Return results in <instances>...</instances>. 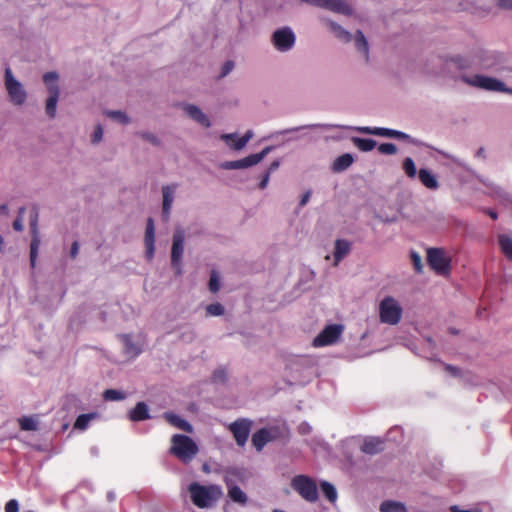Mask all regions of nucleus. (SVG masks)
Segmentation results:
<instances>
[{
    "label": "nucleus",
    "mask_w": 512,
    "mask_h": 512,
    "mask_svg": "<svg viewBox=\"0 0 512 512\" xmlns=\"http://www.w3.org/2000/svg\"><path fill=\"white\" fill-rule=\"evenodd\" d=\"M192 503L201 509H209L222 497L223 492L218 485H201L193 482L188 486Z\"/></svg>",
    "instance_id": "obj_1"
},
{
    "label": "nucleus",
    "mask_w": 512,
    "mask_h": 512,
    "mask_svg": "<svg viewBox=\"0 0 512 512\" xmlns=\"http://www.w3.org/2000/svg\"><path fill=\"white\" fill-rule=\"evenodd\" d=\"M333 129V128H343V129H351L360 133L368 134V135H376V136H382V137H388V138H397L398 130L389 129V128H382V127H369V126H341V125H334V124H310V125H304V126H298L293 128H288L279 132H275L273 136L275 135H283L288 134L291 132H297L302 129Z\"/></svg>",
    "instance_id": "obj_2"
},
{
    "label": "nucleus",
    "mask_w": 512,
    "mask_h": 512,
    "mask_svg": "<svg viewBox=\"0 0 512 512\" xmlns=\"http://www.w3.org/2000/svg\"><path fill=\"white\" fill-rule=\"evenodd\" d=\"M170 452L180 461L188 463L197 455L198 446L189 436L175 434L171 438Z\"/></svg>",
    "instance_id": "obj_3"
},
{
    "label": "nucleus",
    "mask_w": 512,
    "mask_h": 512,
    "mask_svg": "<svg viewBox=\"0 0 512 512\" xmlns=\"http://www.w3.org/2000/svg\"><path fill=\"white\" fill-rule=\"evenodd\" d=\"M461 80L464 83L478 89L494 92H503L512 95V88H508L502 81L493 77L481 74H475L472 76L462 75Z\"/></svg>",
    "instance_id": "obj_4"
},
{
    "label": "nucleus",
    "mask_w": 512,
    "mask_h": 512,
    "mask_svg": "<svg viewBox=\"0 0 512 512\" xmlns=\"http://www.w3.org/2000/svg\"><path fill=\"white\" fill-rule=\"evenodd\" d=\"M380 321L388 325H397L402 318L403 308L392 296L384 297L379 303Z\"/></svg>",
    "instance_id": "obj_5"
},
{
    "label": "nucleus",
    "mask_w": 512,
    "mask_h": 512,
    "mask_svg": "<svg viewBox=\"0 0 512 512\" xmlns=\"http://www.w3.org/2000/svg\"><path fill=\"white\" fill-rule=\"evenodd\" d=\"M244 476L237 469H230L225 473L224 481L227 487L228 497L235 503L245 506L248 502L247 494L237 485V482H243Z\"/></svg>",
    "instance_id": "obj_6"
},
{
    "label": "nucleus",
    "mask_w": 512,
    "mask_h": 512,
    "mask_svg": "<svg viewBox=\"0 0 512 512\" xmlns=\"http://www.w3.org/2000/svg\"><path fill=\"white\" fill-rule=\"evenodd\" d=\"M4 84L10 101L14 105L22 106L27 100V92L22 83L14 77L9 67L5 69Z\"/></svg>",
    "instance_id": "obj_7"
},
{
    "label": "nucleus",
    "mask_w": 512,
    "mask_h": 512,
    "mask_svg": "<svg viewBox=\"0 0 512 512\" xmlns=\"http://www.w3.org/2000/svg\"><path fill=\"white\" fill-rule=\"evenodd\" d=\"M292 488L298 492L301 497L309 502H314L318 498L316 483L305 475H298L291 482Z\"/></svg>",
    "instance_id": "obj_8"
},
{
    "label": "nucleus",
    "mask_w": 512,
    "mask_h": 512,
    "mask_svg": "<svg viewBox=\"0 0 512 512\" xmlns=\"http://www.w3.org/2000/svg\"><path fill=\"white\" fill-rule=\"evenodd\" d=\"M271 40L277 51L288 52L295 45L296 35L290 27L285 26L276 29L272 34Z\"/></svg>",
    "instance_id": "obj_9"
},
{
    "label": "nucleus",
    "mask_w": 512,
    "mask_h": 512,
    "mask_svg": "<svg viewBox=\"0 0 512 512\" xmlns=\"http://www.w3.org/2000/svg\"><path fill=\"white\" fill-rule=\"evenodd\" d=\"M344 331L342 324L327 325L314 339V347H325L335 344Z\"/></svg>",
    "instance_id": "obj_10"
},
{
    "label": "nucleus",
    "mask_w": 512,
    "mask_h": 512,
    "mask_svg": "<svg viewBox=\"0 0 512 512\" xmlns=\"http://www.w3.org/2000/svg\"><path fill=\"white\" fill-rule=\"evenodd\" d=\"M427 260L431 268L438 274L447 275L450 272V260L442 249H428Z\"/></svg>",
    "instance_id": "obj_11"
},
{
    "label": "nucleus",
    "mask_w": 512,
    "mask_h": 512,
    "mask_svg": "<svg viewBox=\"0 0 512 512\" xmlns=\"http://www.w3.org/2000/svg\"><path fill=\"white\" fill-rule=\"evenodd\" d=\"M303 3L328 9L343 15H351L352 8L344 0H301Z\"/></svg>",
    "instance_id": "obj_12"
},
{
    "label": "nucleus",
    "mask_w": 512,
    "mask_h": 512,
    "mask_svg": "<svg viewBox=\"0 0 512 512\" xmlns=\"http://www.w3.org/2000/svg\"><path fill=\"white\" fill-rule=\"evenodd\" d=\"M252 422L248 419H238L229 425V430L233 434L236 443L243 447L249 437Z\"/></svg>",
    "instance_id": "obj_13"
},
{
    "label": "nucleus",
    "mask_w": 512,
    "mask_h": 512,
    "mask_svg": "<svg viewBox=\"0 0 512 512\" xmlns=\"http://www.w3.org/2000/svg\"><path fill=\"white\" fill-rule=\"evenodd\" d=\"M185 235L182 230H177L173 235L172 249H171V263L180 273L181 260L184 252Z\"/></svg>",
    "instance_id": "obj_14"
},
{
    "label": "nucleus",
    "mask_w": 512,
    "mask_h": 512,
    "mask_svg": "<svg viewBox=\"0 0 512 512\" xmlns=\"http://www.w3.org/2000/svg\"><path fill=\"white\" fill-rule=\"evenodd\" d=\"M254 133L252 130H248L242 137H239L237 133H227L220 136L221 140L232 150L240 151L246 147L248 142L253 138Z\"/></svg>",
    "instance_id": "obj_15"
},
{
    "label": "nucleus",
    "mask_w": 512,
    "mask_h": 512,
    "mask_svg": "<svg viewBox=\"0 0 512 512\" xmlns=\"http://www.w3.org/2000/svg\"><path fill=\"white\" fill-rule=\"evenodd\" d=\"M183 110L186 115L199 125L209 128L212 123L208 117L198 106L194 104H184Z\"/></svg>",
    "instance_id": "obj_16"
},
{
    "label": "nucleus",
    "mask_w": 512,
    "mask_h": 512,
    "mask_svg": "<svg viewBox=\"0 0 512 512\" xmlns=\"http://www.w3.org/2000/svg\"><path fill=\"white\" fill-rule=\"evenodd\" d=\"M177 184L165 185L162 187V215L165 219H168L170 216L172 204L175 199V194L177 191Z\"/></svg>",
    "instance_id": "obj_17"
},
{
    "label": "nucleus",
    "mask_w": 512,
    "mask_h": 512,
    "mask_svg": "<svg viewBox=\"0 0 512 512\" xmlns=\"http://www.w3.org/2000/svg\"><path fill=\"white\" fill-rule=\"evenodd\" d=\"M276 437V430L273 428H262L252 436V443L257 451H261L264 446Z\"/></svg>",
    "instance_id": "obj_18"
},
{
    "label": "nucleus",
    "mask_w": 512,
    "mask_h": 512,
    "mask_svg": "<svg viewBox=\"0 0 512 512\" xmlns=\"http://www.w3.org/2000/svg\"><path fill=\"white\" fill-rule=\"evenodd\" d=\"M144 241L146 247V257L148 260H151L155 251V227L154 221L151 218H149L147 221Z\"/></svg>",
    "instance_id": "obj_19"
},
{
    "label": "nucleus",
    "mask_w": 512,
    "mask_h": 512,
    "mask_svg": "<svg viewBox=\"0 0 512 512\" xmlns=\"http://www.w3.org/2000/svg\"><path fill=\"white\" fill-rule=\"evenodd\" d=\"M31 233L32 240L30 243V264L31 267L34 268L36 266L38 251L41 244L36 221L31 222Z\"/></svg>",
    "instance_id": "obj_20"
},
{
    "label": "nucleus",
    "mask_w": 512,
    "mask_h": 512,
    "mask_svg": "<svg viewBox=\"0 0 512 512\" xmlns=\"http://www.w3.org/2000/svg\"><path fill=\"white\" fill-rule=\"evenodd\" d=\"M119 339L123 344V351L127 357L135 358L141 353V346L135 343L130 335L122 334L119 336Z\"/></svg>",
    "instance_id": "obj_21"
},
{
    "label": "nucleus",
    "mask_w": 512,
    "mask_h": 512,
    "mask_svg": "<svg viewBox=\"0 0 512 512\" xmlns=\"http://www.w3.org/2000/svg\"><path fill=\"white\" fill-rule=\"evenodd\" d=\"M322 21L340 41L348 43L352 40V34L338 23L326 18H323Z\"/></svg>",
    "instance_id": "obj_22"
},
{
    "label": "nucleus",
    "mask_w": 512,
    "mask_h": 512,
    "mask_svg": "<svg viewBox=\"0 0 512 512\" xmlns=\"http://www.w3.org/2000/svg\"><path fill=\"white\" fill-rule=\"evenodd\" d=\"M351 250V243L344 239H338L335 242V249L333 253L334 266H337Z\"/></svg>",
    "instance_id": "obj_23"
},
{
    "label": "nucleus",
    "mask_w": 512,
    "mask_h": 512,
    "mask_svg": "<svg viewBox=\"0 0 512 512\" xmlns=\"http://www.w3.org/2000/svg\"><path fill=\"white\" fill-rule=\"evenodd\" d=\"M418 178L420 182L428 189L436 190L439 187L437 177L428 169H420L418 172Z\"/></svg>",
    "instance_id": "obj_24"
},
{
    "label": "nucleus",
    "mask_w": 512,
    "mask_h": 512,
    "mask_svg": "<svg viewBox=\"0 0 512 512\" xmlns=\"http://www.w3.org/2000/svg\"><path fill=\"white\" fill-rule=\"evenodd\" d=\"M384 449L383 441L376 437L366 438L362 444L361 450L370 455H374Z\"/></svg>",
    "instance_id": "obj_25"
},
{
    "label": "nucleus",
    "mask_w": 512,
    "mask_h": 512,
    "mask_svg": "<svg viewBox=\"0 0 512 512\" xmlns=\"http://www.w3.org/2000/svg\"><path fill=\"white\" fill-rule=\"evenodd\" d=\"M131 421H143L150 418L149 408L146 403L138 402L136 406L129 412Z\"/></svg>",
    "instance_id": "obj_26"
},
{
    "label": "nucleus",
    "mask_w": 512,
    "mask_h": 512,
    "mask_svg": "<svg viewBox=\"0 0 512 512\" xmlns=\"http://www.w3.org/2000/svg\"><path fill=\"white\" fill-rule=\"evenodd\" d=\"M164 418L171 425H173V426H175V427H177V428H179L181 430H184V431L189 432V433H191L193 431L192 425L189 422H187L186 420H184L181 417H179L178 415H176V414L165 413L164 414Z\"/></svg>",
    "instance_id": "obj_27"
},
{
    "label": "nucleus",
    "mask_w": 512,
    "mask_h": 512,
    "mask_svg": "<svg viewBox=\"0 0 512 512\" xmlns=\"http://www.w3.org/2000/svg\"><path fill=\"white\" fill-rule=\"evenodd\" d=\"M479 67L481 69L489 70V71H493V72L501 71V67L498 65V62H497V56L494 53H489V54L485 55L481 59V61L479 63Z\"/></svg>",
    "instance_id": "obj_28"
},
{
    "label": "nucleus",
    "mask_w": 512,
    "mask_h": 512,
    "mask_svg": "<svg viewBox=\"0 0 512 512\" xmlns=\"http://www.w3.org/2000/svg\"><path fill=\"white\" fill-rule=\"evenodd\" d=\"M58 78L59 76L56 72H47L43 75V81L49 94H60Z\"/></svg>",
    "instance_id": "obj_29"
},
{
    "label": "nucleus",
    "mask_w": 512,
    "mask_h": 512,
    "mask_svg": "<svg viewBox=\"0 0 512 512\" xmlns=\"http://www.w3.org/2000/svg\"><path fill=\"white\" fill-rule=\"evenodd\" d=\"M353 163V157L351 154H343L335 159L333 163V170L335 172H342L349 168Z\"/></svg>",
    "instance_id": "obj_30"
},
{
    "label": "nucleus",
    "mask_w": 512,
    "mask_h": 512,
    "mask_svg": "<svg viewBox=\"0 0 512 512\" xmlns=\"http://www.w3.org/2000/svg\"><path fill=\"white\" fill-rule=\"evenodd\" d=\"M353 144L363 152H369L376 146V141L370 138L352 137Z\"/></svg>",
    "instance_id": "obj_31"
},
{
    "label": "nucleus",
    "mask_w": 512,
    "mask_h": 512,
    "mask_svg": "<svg viewBox=\"0 0 512 512\" xmlns=\"http://www.w3.org/2000/svg\"><path fill=\"white\" fill-rule=\"evenodd\" d=\"M98 417L97 413L81 414L77 417L74 428L78 430H85L90 422Z\"/></svg>",
    "instance_id": "obj_32"
},
{
    "label": "nucleus",
    "mask_w": 512,
    "mask_h": 512,
    "mask_svg": "<svg viewBox=\"0 0 512 512\" xmlns=\"http://www.w3.org/2000/svg\"><path fill=\"white\" fill-rule=\"evenodd\" d=\"M499 245L504 255L512 260V238L508 235L501 234L498 237Z\"/></svg>",
    "instance_id": "obj_33"
},
{
    "label": "nucleus",
    "mask_w": 512,
    "mask_h": 512,
    "mask_svg": "<svg viewBox=\"0 0 512 512\" xmlns=\"http://www.w3.org/2000/svg\"><path fill=\"white\" fill-rule=\"evenodd\" d=\"M381 512H406V507L398 501H384L380 506Z\"/></svg>",
    "instance_id": "obj_34"
},
{
    "label": "nucleus",
    "mask_w": 512,
    "mask_h": 512,
    "mask_svg": "<svg viewBox=\"0 0 512 512\" xmlns=\"http://www.w3.org/2000/svg\"><path fill=\"white\" fill-rule=\"evenodd\" d=\"M355 46L359 52H361L365 57L368 56L369 45L364 34L358 30L355 35Z\"/></svg>",
    "instance_id": "obj_35"
},
{
    "label": "nucleus",
    "mask_w": 512,
    "mask_h": 512,
    "mask_svg": "<svg viewBox=\"0 0 512 512\" xmlns=\"http://www.w3.org/2000/svg\"><path fill=\"white\" fill-rule=\"evenodd\" d=\"M59 99V94H49L46 100V113L49 117L54 118L56 115V107Z\"/></svg>",
    "instance_id": "obj_36"
},
{
    "label": "nucleus",
    "mask_w": 512,
    "mask_h": 512,
    "mask_svg": "<svg viewBox=\"0 0 512 512\" xmlns=\"http://www.w3.org/2000/svg\"><path fill=\"white\" fill-rule=\"evenodd\" d=\"M447 64L454 65L457 70H465L471 67V61L463 56L453 57Z\"/></svg>",
    "instance_id": "obj_37"
},
{
    "label": "nucleus",
    "mask_w": 512,
    "mask_h": 512,
    "mask_svg": "<svg viewBox=\"0 0 512 512\" xmlns=\"http://www.w3.org/2000/svg\"><path fill=\"white\" fill-rule=\"evenodd\" d=\"M321 489H322V492L323 494L325 495V497L331 501V502H335L336 499H337V492H336V489L335 487L330 484L329 482H322L321 483Z\"/></svg>",
    "instance_id": "obj_38"
},
{
    "label": "nucleus",
    "mask_w": 512,
    "mask_h": 512,
    "mask_svg": "<svg viewBox=\"0 0 512 512\" xmlns=\"http://www.w3.org/2000/svg\"><path fill=\"white\" fill-rule=\"evenodd\" d=\"M403 170L409 178H415L417 173L416 165L412 158L407 157L403 161Z\"/></svg>",
    "instance_id": "obj_39"
},
{
    "label": "nucleus",
    "mask_w": 512,
    "mask_h": 512,
    "mask_svg": "<svg viewBox=\"0 0 512 512\" xmlns=\"http://www.w3.org/2000/svg\"><path fill=\"white\" fill-rule=\"evenodd\" d=\"M19 426L24 431H35L37 421L33 417H22L19 419Z\"/></svg>",
    "instance_id": "obj_40"
},
{
    "label": "nucleus",
    "mask_w": 512,
    "mask_h": 512,
    "mask_svg": "<svg viewBox=\"0 0 512 512\" xmlns=\"http://www.w3.org/2000/svg\"><path fill=\"white\" fill-rule=\"evenodd\" d=\"M103 397L107 401H119L123 400L126 397V394L123 391L116 390V389H107Z\"/></svg>",
    "instance_id": "obj_41"
},
{
    "label": "nucleus",
    "mask_w": 512,
    "mask_h": 512,
    "mask_svg": "<svg viewBox=\"0 0 512 512\" xmlns=\"http://www.w3.org/2000/svg\"><path fill=\"white\" fill-rule=\"evenodd\" d=\"M106 114L108 117H110L111 119L115 120L118 123L128 124L130 122V119L127 116V114L122 111H119V110L108 111Z\"/></svg>",
    "instance_id": "obj_42"
},
{
    "label": "nucleus",
    "mask_w": 512,
    "mask_h": 512,
    "mask_svg": "<svg viewBox=\"0 0 512 512\" xmlns=\"http://www.w3.org/2000/svg\"><path fill=\"white\" fill-rule=\"evenodd\" d=\"M237 161L239 169L249 168L259 163L255 154H250L247 157L238 159Z\"/></svg>",
    "instance_id": "obj_43"
},
{
    "label": "nucleus",
    "mask_w": 512,
    "mask_h": 512,
    "mask_svg": "<svg viewBox=\"0 0 512 512\" xmlns=\"http://www.w3.org/2000/svg\"><path fill=\"white\" fill-rule=\"evenodd\" d=\"M224 311H225V309H224L223 305L218 302L209 304L206 307V313L209 316H221L224 314Z\"/></svg>",
    "instance_id": "obj_44"
},
{
    "label": "nucleus",
    "mask_w": 512,
    "mask_h": 512,
    "mask_svg": "<svg viewBox=\"0 0 512 512\" xmlns=\"http://www.w3.org/2000/svg\"><path fill=\"white\" fill-rule=\"evenodd\" d=\"M220 289V277L216 271H212L209 280V290L212 293L218 292Z\"/></svg>",
    "instance_id": "obj_45"
},
{
    "label": "nucleus",
    "mask_w": 512,
    "mask_h": 512,
    "mask_svg": "<svg viewBox=\"0 0 512 512\" xmlns=\"http://www.w3.org/2000/svg\"><path fill=\"white\" fill-rule=\"evenodd\" d=\"M378 151L385 155H393L397 152V147L393 143H382L378 146Z\"/></svg>",
    "instance_id": "obj_46"
},
{
    "label": "nucleus",
    "mask_w": 512,
    "mask_h": 512,
    "mask_svg": "<svg viewBox=\"0 0 512 512\" xmlns=\"http://www.w3.org/2000/svg\"><path fill=\"white\" fill-rule=\"evenodd\" d=\"M103 134H104V131H103L102 126L100 124H98L95 127L94 132L91 135V142L93 144L100 143L102 141V139H103Z\"/></svg>",
    "instance_id": "obj_47"
},
{
    "label": "nucleus",
    "mask_w": 512,
    "mask_h": 512,
    "mask_svg": "<svg viewBox=\"0 0 512 512\" xmlns=\"http://www.w3.org/2000/svg\"><path fill=\"white\" fill-rule=\"evenodd\" d=\"M411 260H412V263H413V266L415 268V270L417 272H421L422 271V258L421 256L416 253V252H412L411 253Z\"/></svg>",
    "instance_id": "obj_48"
},
{
    "label": "nucleus",
    "mask_w": 512,
    "mask_h": 512,
    "mask_svg": "<svg viewBox=\"0 0 512 512\" xmlns=\"http://www.w3.org/2000/svg\"><path fill=\"white\" fill-rule=\"evenodd\" d=\"M5 512H19V504L15 499L9 500L5 505Z\"/></svg>",
    "instance_id": "obj_49"
},
{
    "label": "nucleus",
    "mask_w": 512,
    "mask_h": 512,
    "mask_svg": "<svg viewBox=\"0 0 512 512\" xmlns=\"http://www.w3.org/2000/svg\"><path fill=\"white\" fill-rule=\"evenodd\" d=\"M234 69V62L232 61H226L221 69V76L225 77L228 75L232 70Z\"/></svg>",
    "instance_id": "obj_50"
},
{
    "label": "nucleus",
    "mask_w": 512,
    "mask_h": 512,
    "mask_svg": "<svg viewBox=\"0 0 512 512\" xmlns=\"http://www.w3.org/2000/svg\"><path fill=\"white\" fill-rule=\"evenodd\" d=\"M238 161L237 160H233V161H226V162H223L221 164V168L225 169V170H237L239 169L238 167Z\"/></svg>",
    "instance_id": "obj_51"
},
{
    "label": "nucleus",
    "mask_w": 512,
    "mask_h": 512,
    "mask_svg": "<svg viewBox=\"0 0 512 512\" xmlns=\"http://www.w3.org/2000/svg\"><path fill=\"white\" fill-rule=\"evenodd\" d=\"M273 149V146H267L261 152L255 153L258 162L260 163Z\"/></svg>",
    "instance_id": "obj_52"
},
{
    "label": "nucleus",
    "mask_w": 512,
    "mask_h": 512,
    "mask_svg": "<svg viewBox=\"0 0 512 512\" xmlns=\"http://www.w3.org/2000/svg\"><path fill=\"white\" fill-rule=\"evenodd\" d=\"M269 180H270V172H265L262 176L260 183H259V188L262 190L265 189L268 186Z\"/></svg>",
    "instance_id": "obj_53"
},
{
    "label": "nucleus",
    "mask_w": 512,
    "mask_h": 512,
    "mask_svg": "<svg viewBox=\"0 0 512 512\" xmlns=\"http://www.w3.org/2000/svg\"><path fill=\"white\" fill-rule=\"evenodd\" d=\"M142 137L144 139H146L147 141L151 142L154 145H158L159 144V139L157 138V136H155L152 133H143Z\"/></svg>",
    "instance_id": "obj_54"
},
{
    "label": "nucleus",
    "mask_w": 512,
    "mask_h": 512,
    "mask_svg": "<svg viewBox=\"0 0 512 512\" xmlns=\"http://www.w3.org/2000/svg\"><path fill=\"white\" fill-rule=\"evenodd\" d=\"M498 5L503 9H512V0H498Z\"/></svg>",
    "instance_id": "obj_55"
},
{
    "label": "nucleus",
    "mask_w": 512,
    "mask_h": 512,
    "mask_svg": "<svg viewBox=\"0 0 512 512\" xmlns=\"http://www.w3.org/2000/svg\"><path fill=\"white\" fill-rule=\"evenodd\" d=\"M310 197H311V192L310 191L305 192L303 194V196L301 197L300 206L301 207L305 206L309 202Z\"/></svg>",
    "instance_id": "obj_56"
},
{
    "label": "nucleus",
    "mask_w": 512,
    "mask_h": 512,
    "mask_svg": "<svg viewBox=\"0 0 512 512\" xmlns=\"http://www.w3.org/2000/svg\"><path fill=\"white\" fill-rule=\"evenodd\" d=\"M279 166H280V161L279 160H274L270 164V166H269V168H268V170L266 172H270V175H271L274 171H276L279 168Z\"/></svg>",
    "instance_id": "obj_57"
},
{
    "label": "nucleus",
    "mask_w": 512,
    "mask_h": 512,
    "mask_svg": "<svg viewBox=\"0 0 512 512\" xmlns=\"http://www.w3.org/2000/svg\"><path fill=\"white\" fill-rule=\"evenodd\" d=\"M79 252V246L77 242H74L70 249V255L72 258H75Z\"/></svg>",
    "instance_id": "obj_58"
},
{
    "label": "nucleus",
    "mask_w": 512,
    "mask_h": 512,
    "mask_svg": "<svg viewBox=\"0 0 512 512\" xmlns=\"http://www.w3.org/2000/svg\"><path fill=\"white\" fill-rule=\"evenodd\" d=\"M299 431L303 434H307L311 431V426L307 423H302L300 426H299Z\"/></svg>",
    "instance_id": "obj_59"
},
{
    "label": "nucleus",
    "mask_w": 512,
    "mask_h": 512,
    "mask_svg": "<svg viewBox=\"0 0 512 512\" xmlns=\"http://www.w3.org/2000/svg\"><path fill=\"white\" fill-rule=\"evenodd\" d=\"M13 228L16 230V231H22L23 230V224H22V219L21 218H18L14 221L13 223Z\"/></svg>",
    "instance_id": "obj_60"
},
{
    "label": "nucleus",
    "mask_w": 512,
    "mask_h": 512,
    "mask_svg": "<svg viewBox=\"0 0 512 512\" xmlns=\"http://www.w3.org/2000/svg\"><path fill=\"white\" fill-rule=\"evenodd\" d=\"M215 380H223L224 379V371L218 370L214 373Z\"/></svg>",
    "instance_id": "obj_61"
},
{
    "label": "nucleus",
    "mask_w": 512,
    "mask_h": 512,
    "mask_svg": "<svg viewBox=\"0 0 512 512\" xmlns=\"http://www.w3.org/2000/svg\"><path fill=\"white\" fill-rule=\"evenodd\" d=\"M446 370L449 371L451 374H453L455 376L459 375V370L456 367L448 365V366H446Z\"/></svg>",
    "instance_id": "obj_62"
},
{
    "label": "nucleus",
    "mask_w": 512,
    "mask_h": 512,
    "mask_svg": "<svg viewBox=\"0 0 512 512\" xmlns=\"http://www.w3.org/2000/svg\"><path fill=\"white\" fill-rule=\"evenodd\" d=\"M224 511H225V512H237V511L235 510V508H234L230 503H226V504L224 505Z\"/></svg>",
    "instance_id": "obj_63"
},
{
    "label": "nucleus",
    "mask_w": 512,
    "mask_h": 512,
    "mask_svg": "<svg viewBox=\"0 0 512 512\" xmlns=\"http://www.w3.org/2000/svg\"><path fill=\"white\" fill-rule=\"evenodd\" d=\"M408 138H409L408 134L399 131L396 139H408Z\"/></svg>",
    "instance_id": "obj_64"
}]
</instances>
